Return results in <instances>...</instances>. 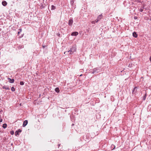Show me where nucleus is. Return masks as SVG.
<instances>
[{
  "label": "nucleus",
  "instance_id": "f257e3e1",
  "mask_svg": "<svg viewBox=\"0 0 151 151\" xmlns=\"http://www.w3.org/2000/svg\"><path fill=\"white\" fill-rule=\"evenodd\" d=\"M103 17V16L102 14H100L99 15L97 18V19L96 20V22H97L99 21L101 19H102Z\"/></svg>",
  "mask_w": 151,
  "mask_h": 151
},
{
  "label": "nucleus",
  "instance_id": "f03ea898",
  "mask_svg": "<svg viewBox=\"0 0 151 151\" xmlns=\"http://www.w3.org/2000/svg\"><path fill=\"white\" fill-rule=\"evenodd\" d=\"M28 123V121L27 120H25L23 124V127H24L26 126V125Z\"/></svg>",
  "mask_w": 151,
  "mask_h": 151
},
{
  "label": "nucleus",
  "instance_id": "7ed1b4c3",
  "mask_svg": "<svg viewBox=\"0 0 151 151\" xmlns=\"http://www.w3.org/2000/svg\"><path fill=\"white\" fill-rule=\"evenodd\" d=\"M73 21L72 19H70L69 20L68 24L70 26H72L73 23Z\"/></svg>",
  "mask_w": 151,
  "mask_h": 151
},
{
  "label": "nucleus",
  "instance_id": "20e7f679",
  "mask_svg": "<svg viewBox=\"0 0 151 151\" xmlns=\"http://www.w3.org/2000/svg\"><path fill=\"white\" fill-rule=\"evenodd\" d=\"M8 79L9 80V82L11 83H13L14 82V80L13 79H11L10 78H8Z\"/></svg>",
  "mask_w": 151,
  "mask_h": 151
},
{
  "label": "nucleus",
  "instance_id": "39448f33",
  "mask_svg": "<svg viewBox=\"0 0 151 151\" xmlns=\"http://www.w3.org/2000/svg\"><path fill=\"white\" fill-rule=\"evenodd\" d=\"M78 32H75L72 33L71 34L72 36H76L78 35Z\"/></svg>",
  "mask_w": 151,
  "mask_h": 151
},
{
  "label": "nucleus",
  "instance_id": "423d86ee",
  "mask_svg": "<svg viewBox=\"0 0 151 151\" xmlns=\"http://www.w3.org/2000/svg\"><path fill=\"white\" fill-rule=\"evenodd\" d=\"M2 4L4 6H5L7 4V2L5 1H2Z\"/></svg>",
  "mask_w": 151,
  "mask_h": 151
},
{
  "label": "nucleus",
  "instance_id": "0eeeda50",
  "mask_svg": "<svg viewBox=\"0 0 151 151\" xmlns=\"http://www.w3.org/2000/svg\"><path fill=\"white\" fill-rule=\"evenodd\" d=\"M133 35L135 37H137V35L136 32H134L133 33Z\"/></svg>",
  "mask_w": 151,
  "mask_h": 151
},
{
  "label": "nucleus",
  "instance_id": "6e6552de",
  "mask_svg": "<svg viewBox=\"0 0 151 151\" xmlns=\"http://www.w3.org/2000/svg\"><path fill=\"white\" fill-rule=\"evenodd\" d=\"M2 88L3 89H5L7 90H9V88L8 86H4L2 87Z\"/></svg>",
  "mask_w": 151,
  "mask_h": 151
},
{
  "label": "nucleus",
  "instance_id": "1a4fd4ad",
  "mask_svg": "<svg viewBox=\"0 0 151 151\" xmlns=\"http://www.w3.org/2000/svg\"><path fill=\"white\" fill-rule=\"evenodd\" d=\"M22 131V130L20 129H18V131H16L15 132L16 134H18V133L19 132H21Z\"/></svg>",
  "mask_w": 151,
  "mask_h": 151
},
{
  "label": "nucleus",
  "instance_id": "9d476101",
  "mask_svg": "<svg viewBox=\"0 0 151 151\" xmlns=\"http://www.w3.org/2000/svg\"><path fill=\"white\" fill-rule=\"evenodd\" d=\"M73 48H71L68 51V52H70V54H72L73 53Z\"/></svg>",
  "mask_w": 151,
  "mask_h": 151
},
{
  "label": "nucleus",
  "instance_id": "9b49d317",
  "mask_svg": "<svg viewBox=\"0 0 151 151\" xmlns=\"http://www.w3.org/2000/svg\"><path fill=\"white\" fill-rule=\"evenodd\" d=\"M55 91L57 93H59L60 91L59 88H56L55 89Z\"/></svg>",
  "mask_w": 151,
  "mask_h": 151
},
{
  "label": "nucleus",
  "instance_id": "f8f14e48",
  "mask_svg": "<svg viewBox=\"0 0 151 151\" xmlns=\"http://www.w3.org/2000/svg\"><path fill=\"white\" fill-rule=\"evenodd\" d=\"M55 7L54 6V5H52L51 6V9L52 10H54L55 9Z\"/></svg>",
  "mask_w": 151,
  "mask_h": 151
},
{
  "label": "nucleus",
  "instance_id": "ddd939ff",
  "mask_svg": "<svg viewBox=\"0 0 151 151\" xmlns=\"http://www.w3.org/2000/svg\"><path fill=\"white\" fill-rule=\"evenodd\" d=\"M7 127V125L6 124H4L3 125V127L4 128H5Z\"/></svg>",
  "mask_w": 151,
  "mask_h": 151
},
{
  "label": "nucleus",
  "instance_id": "4468645a",
  "mask_svg": "<svg viewBox=\"0 0 151 151\" xmlns=\"http://www.w3.org/2000/svg\"><path fill=\"white\" fill-rule=\"evenodd\" d=\"M11 90L12 91H14L15 90L14 88V87H12V88H11Z\"/></svg>",
  "mask_w": 151,
  "mask_h": 151
},
{
  "label": "nucleus",
  "instance_id": "2eb2a0df",
  "mask_svg": "<svg viewBox=\"0 0 151 151\" xmlns=\"http://www.w3.org/2000/svg\"><path fill=\"white\" fill-rule=\"evenodd\" d=\"M20 84L21 85H23L24 84V82L23 81H20Z\"/></svg>",
  "mask_w": 151,
  "mask_h": 151
},
{
  "label": "nucleus",
  "instance_id": "dca6fc26",
  "mask_svg": "<svg viewBox=\"0 0 151 151\" xmlns=\"http://www.w3.org/2000/svg\"><path fill=\"white\" fill-rule=\"evenodd\" d=\"M139 10L141 12H142L143 10V8H141L139 9Z\"/></svg>",
  "mask_w": 151,
  "mask_h": 151
},
{
  "label": "nucleus",
  "instance_id": "f3484780",
  "mask_svg": "<svg viewBox=\"0 0 151 151\" xmlns=\"http://www.w3.org/2000/svg\"><path fill=\"white\" fill-rule=\"evenodd\" d=\"M146 98V95H145L143 97V100H145V99Z\"/></svg>",
  "mask_w": 151,
  "mask_h": 151
},
{
  "label": "nucleus",
  "instance_id": "a211bd4d",
  "mask_svg": "<svg viewBox=\"0 0 151 151\" xmlns=\"http://www.w3.org/2000/svg\"><path fill=\"white\" fill-rule=\"evenodd\" d=\"M96 22V20L95 21H92L91 22V23L92 24H95V23Z\"/></svg>",
  "mask_w": 151,
  "mask_h": 151
},
{
  "label": "nucleus",
  "instance_id": "6ab92c4d",
  "mask_svg": "<svg viewBox=\"0 0 151 151\" xmlns=\"http://www.w3.org/2000/svg\"><path fill=\"white\" fill-rule=\"evenodd\" d=\"M14 132H12V131L11 132V134H12V135H13V134H14Z\"/></svg>",
  "mask_w": 151,
  "mask_h": 151
},
{
  "label": "nucleus",
  "instance_id": "aec40b11",
  "mask_svg": "<svg viewBox=\"0 0 151 151\" xmlns=\"http://www.w3.org/2000/svg\"><path fill=\"white\" fill-rule=\"evenodd\" d=\"M74 49L73 50V51L74 52L76 51V49L75 48H74Z\"/></svg>",
  "mask_w": 151,
  "mask_h": 151
},
{
  "label": "nucleus",
  "instance_id": "412c9836",
  "mask_svg": "<svg viewBox=\"0 0 151 151\" xmlns=\"http://www.w3.org/2000/svg\"><path fill=\"white\" fill-rule=\"evenodd\" d=\"M19 30H20V31H19V32H21V31H22V29H19Z\"/></svg>",
  "mask_w": 151,
  "mask_h": 151
},
{
  "label": "nucleus",
  "instance_id": "4be33fe9",
  "mask_svg": "<svg viewBox=\"0 0 151 151\" xmlns=\"http://www.w3.org/2000/svg\"><path fill=\"white\" fill-rule=\"evenodd\" d=\"M136 88V87H135V88H134V89H133V91H134V90L135 89V88Z\"/></svg>",
  "mask_w": 151,
  "mask_h": 151
},
{
  "label": "nucleus",
  "instance_id": "5701e85b",
  "mask_svg": "<svg viewBox=\"0 0 151 151\" xmlns=\"http://www.w3.org/2000/svg\"><path fill=\"white\" fill-rule=\"evenodd\" d=\"M20 32L19 31V32H18V35H19V34L20 33Z\"/></svg>",
  "mask_w": 151,
  "mask_h": 151
},
{
  "label": "nucleus",
  "instance_id": "b1692460",
  "mask_svg": "<svg viewBox=\"0 0 151 151\" xmlns=\"http://www.w3.org/2000/svg\"><path fill=\"white\" fill-rule=\"evenodd\" d=\"M66 52H64V54H65V53H66Z\"/></svg>",
  "mask_w": 151,
  "mask_h": 151
},
{
  "label": "nucleus",
  "instance_id": "393cba45",
  "mask_svg": "<svg viewBox=\"0 0 151 151\" xmlns=\"http://www.w3.org/2000/svg\"><path fill=\"white\" fill-rule=\"evenodd\" d=\"M72 125H74V124H72Z\"/></svg>",
  "mask_w": 151,
  "mask_h": 151
}]
</instances>
